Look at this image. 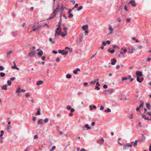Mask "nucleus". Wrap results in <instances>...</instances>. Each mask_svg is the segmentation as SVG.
<instances>
[{"label": "nucleus", "mask_w": 151, "mask_h": 151, "mask_svg": "<svg viewBox=\"0 0 151 151\" xmlns=\"http://www.w3.org/2000/svg\"><path fill=\"white\" fill-rule=\"evenodd\" d=\"M61 28L60 27V24H58V27L57 28L55 34V37L57 36V35L58 36L61 35Z\"/></svg>", "instance_id": "f257e3e1"}, {"label": "nucleus", "mask_w": 151, "mask_h": 151, "mask_svg": "<svg viewBox=\"0 0 151 151\" xmlns=\"http://www.w3.org/2000/svg\"><path fill=\"white\" fill-rule=\"evenodd\" d=\"M44 27V25H43L42 24L38 26H36V24H34L32 27V30L33 31L38 30L40 28Z\"/></svg>", "instance_id": "f03ea898"}, {"label": "nucleus", "mask_w": 151, "mask_h": 151, "mask_svg": "<svg viewBox=\"0 0 151 151\" xmlns=\"http://www.w3.org/2000/svg\"><path fill=\"white\" fill-rule=\"evenodd\" d=\"M36 52L35 50H32L28 53V55L30 57H33L35 56Z\"/></svg>", "instance_id": "7ed1b4c3"}, {"label": "nucleus", "mask_w": 151, "mask_h": 151, "mask_svg": "<svg viewBox=\"0 0 151 151\" xmlns=\"http://www.w3.org/2000/svg\"><path fill=\"white\" fill-rule=\"evenodd\" d=\"M37 51H38V52H37V55L40 56H41L43 53L42 50H40L39 49H38L37 50Z\"/></svg>", "instance_id": "20e7f679"}, {"label": "nucleus", "mask_w": 151, "mask_h": 151, "mask_svg": "<svg viewBox=\"0 0 151 151\" xmlns=\"http://www.w3.org/2000/svg\"><path fill=\"white\" fill-rule=\"evenodd\" d=\"M128 4H131L134 7H135L136 6L135 1L133 0L130 1Z\"/></svg>", "instance_id": "39448f33"}, {"label": "nucleus", "mask_w": 151, "mask_h": 151, "mask_svg": "<svg viewBox=\"0 0 151 151\" xmlns=\"http://www.w3.org/2000/svg\"><path fill=\"white\" fill-rule=\"evenodd\" d=\"M136 75L137 77L141 76H143L142 72L139 71L136 72Z\"/></svg>", "instance_id": "423d86ee"}, {"label": "nucleus", "mask_w": 151, "mask_h": 151, "mask_svg": "<svg viewBox=\"0 0 151 151\" xmlns=\"http://www.w3.org/2000/svg\"><path fill=\"white\" fill-rule=\"evenodd\" d=\"M54 12H53L52 14L51 15V16L48 19V20H50L53 18H54L55 16V14Z\"/></svg>", "instance_id": "0eeeda50"}, {"label": "nucleus", "mask_w": 151, "mask_h": 151, "mask_svg": "<svg viewBox=\"0 0 151 151\" xmlns=\"http://www.w3.org/2000/svg\"><path fill=\"white\" fill-rule=\"evenodd\" d=\"M132 145L129 143L126 144L125 146H124L123 147V149L125 150L127 149L126 147H132Z\"/></svg>", "instance_id": "6e6552de"}, {"label": "nucleus", "mask_w": 151, "mask_h": 151, "mask_svg": "<svg viewBox=\"0 0 151 151\" xmlns=\"http://www.w3.org/2000/svg\"><path fill=\"white\" fill-rule=\"evenodd\" d=\"M104 141V139L103 138H101L97 141V143L100 145L102 144Z\"/></svg>", "instance_id": "1a4fd4ad"}, {"label": "nucleus", "mask_w": 151, "mask_h": 151, "mask_svg": "<svg viewBox=\"0 0 151 151\" xmlns=\"http://www.w3.org/2000/svg\"><path fill=\"white\" fill-rule=\"evenodd\" d=\"M147 108L148 110H150L151 109V104L150 103H146V104Z\"/></svg>", "instance_id": "9d476101"}, {"label": "nucleus", "mask_w": 151, "mask_h": 151, "mask_svg": "<svg viewBox=\"0 0 151 151\" xmlns=\"http://www.w3.org/2000/svg\"><path fill=\"white\" fill-rule=\"evenodd\" d=\"M111 60L112 61L111 63V64L112 65H115L116 64V62L117 61V60H115V58H113Z\"/></svg>", "instance_id": "9b49d317"}, {"label": "nucleus", "mask_w": 151, "mask_h": 151, "mask_svg": "<svg viewBox=\"0 0 151 151\" xmlns=\"http://www.w3.org/2000/svg\"><path fill=\"white\" fill-rule=\"evenodd\" d=\"M134 49L132 47H129L128 49V52L130 53H132L133 52Z\"/></svg>", "instance_id": "f8f14e48"}, {"label": "nucleus", "mask_w": 151, "mask_h": 151, "mask_svg": "<svg viewBox=\"0 0 151 151\" xmlns=\"http://www.w3.org/2000/svg\"><path fill=\"white\" fill-rule=\"evenodd\" d=\"M144 104L143 103H141L139 107H137L136 109V110L137 111H138L141 107H143L144 106Z\"/></svg>", "instance_id": "ddd939ff"}, {"label": "nucleus", "mask_w": 151, "mask_h": 151, "mask_svg": "<svg viewBox=\"0 0 151 151\" xmlns=\"http://www.w3.org/2000/svg\"><path fill=\"white\" fill-rule=\"evenodd\" d=\"M88 28V24H87L86 25H83L82 27V29L83 30H86Z\"/></svg>", "instance_id": "4468645a"}, {"label": "nucleus", "mask_w": 151, "mask_h": 151, "mask_svg": "<svg viewBox=\"0 0 151 151\" xmlns=\"http://www.w3.org/2000/svg\"><path fill=\"white\" fill-rule=\"evenodd\" d=\"M43 81H37L36 82V84L37 86H39L40 85L42 84L43 83Z\"/></svg>", "instance_id": "2eb2a0df"}, {"label": "nucleus", "mask_w": 151, "mask_h": 151, "mask_svg": "<svg viewBox=\"0 0 151 151\" xmlns=\"http://www.w3.org/2000/svg\"><path fill=\"white\" fill-rule=\"evenodd\" d=\"M109 30L110 32L109 34H111V35L113 34V32H112V31H113V29L111 27H109L108 29Z\"/></svg>", "instance_id": "dca6fc26"}, {"label": "nucleus", "mask_w": 151, "mask_h": 151, "mask_svg": "<svg viewBox=\"0 0 151 151\" xmlns=\"http://www.w3.org/2000/svg\"><path fill=\"white\" fill-rule=\"evenodd\" d=\"M59 5H58V7L57 8H56L55 10H54L53 12H55V15H56V14L59 11Z\"/></svg>", "instance_id": "f3484780"}, {"label": "nucleus", "mask_w": 151, "mask_h": 151, "mask_svg": "<svg viewBox=\"0 0 151 151\" xmlns=\"http://www.w3.org/2000/svg\"><path fill=\"white\" fill-rule=\"evenodd\" d=\"M137 140L135 141V142H131V144H133L134 147L137 146Z\"/></svg>", "instance_id": "a211bd4d"}, {"label": "nucleus", "mask_w": 151, "mask_h": 151, "mask_svg": "<svg viewBox=\"0 0 151 151\" xmlns=\"http://www.w3.org/2000/svg\"><path fill=\"white\" fill-rule=\"evenodd\" d=\"M43 120L42 119H40L37 122V124L39 125L40 124H42L43 123Z\"/></svg>", "instance_id": "6ab92c4d"}, {"label": "nucleus", "mask_w": 151, "mask_h": 151, "mask_svg": "<svg viewBox=\"0 0 151 151\" xmlns=\"http://www.w3.org/2000/svg\"><path fill=\"white\" fill-rule=\"evenodd\" d=\"M37 113H36V114H37V115H40L41 114V113H40V107H39L37 109Z\"/></svg>", "instance_id": "aec40b11"}, {"label": "nucleus", "mask_w": 151, "mask_h": 151, "mask_svg": "<svg viewBox=\"0 0 151 151\" xmlns=\"http://www.w3.org/2000/svg\"><path fill=\"white\" fill-rule=\"evenodd\" d=\"M84 128H86L87 129H91V127H89L88 125V124H86L83 126Z\"/></svg>", "instance_id": "412c9836"}, {"label": "nucleus", "mask_w": 151, "mask_h": 151, "mask_svg": "<svg viewBox=\"0 0 151 151\" xmlns=\"http://www.w3.org/2000/svg\"><path fill=\"white\" fill-rule=\"evenodd\" d=\"M2 89L6 90L7 89V86L6 85H3L2 86Z\"/></svg>", "instance_id": "4be33fe9"}, {"label": "nucleus", "mask_w": 151, "mask_h": 151, "mask_svg": "<svg viewBox=\"0 0 151 151\" xmlns=\"http://www.w3.org/2000/svg\"><path fill=\"white\" fill-rule=\"evenodd\" d=\"M30 96V95H29V93L28 92H27L26 93L25 95V97L26 98H28L29 96Z\"/></svg>", "instance_id": "5701e85b"}, {"label": "nucleus", "mask_w": 151, "mask_h": 151, "mask_svg": "<svg viewBox=\"0 0 151 151\" xmlns=\"http://www.w3.org/2000/svg\"><path fill=\"white\" fill-rule=\"evenodd\" d=\"M5 74L3 72H1L0 73V76L1 77H3L5 76Z\"/></svg>", "instance_id": "b1692460"}, {"label": "nucleus", "mask_w": 151, "mask_h": 151, "mask_svg": "<svg viewBox=\"0 0 151 151\" xmlns=\"http://www.w3.org/2000/svg\"><path fill=\"white\" fill-rule=\"evenodd\" d=\"M66 78H71V75L68 74L66 75Z\"/></svg>", "instance_id": "393cba45"}, {"label": "nucleus", "mask_w": 151, "mask_h": 151, "mask_svg": "<svg viewBox=\"0 0 151 151\" xmlns=\"http://www.w3.org/2000/svg\"><path fill=\"white\" fill-rule=\"evenodd\" d=\"M13 63L14 64V65L12 67V69H16V68H17V65L15 64V63L14 62H13Z\"/></svg>", "instance_id": "a878e982"}, {"label": "nucleus", "mask_w": 151, "mask_h": 151, "mask_svg": "<svg viewBox=\"0 0 151 151\" xmlns=\"http://www.w3.org/2000/svg\"><path fill=\"white\" fill-rule=\"evenodd\" d=\"M123 50V53L124 54L126 53L127 51V50L126 49H124L123 48H122L121 49V51Z\"/></svg>", "instance_id": "bb28decb"}, {"label": "nucleus", "mask_w": 151, "mask_h": 151, "mask_svg": "<svg viewBox=\"0 0 151 151\" xmlns=\"http://www.w3.org/2000/svg\"><path fill=\"white\" fill-rule=\"evenodd\" d=\"M17 93H19L21 92V88H18L17 90L16 91Z\"/></svg>", "instance_id": "cd10ccee"}, {"label": "nucleus", "mask_w": 151, "mask_h": 151, "mask_svg": "<svg viewBox=\"0 0 151 151\" xmlns=\"http://www.w3.org/2000/svg\"><path fill=\"white\" fill-rule=\"evenodd\" d=\"M68 52V51H65V52H63L62 53V55H67Z\"/></svg>", "instance_id": "c85d7f7f"}, {"label": "nucleus", "mask_w": 151, "mask_h": 151, "mask_svg": "<svg viewBox=\"0 0 151 151\" xmlns=\"http://www.w3.org/2000/svg\"><path fill=\"white\" fill-rule=\"evenodd\" d=\"M49 41L50 42H51L52 43H55V42L52 41V38H49Z\"/></svg>", "instance_id": "c756f323"}, {"label": "nucleus", "mask_w": 151, "mask_h": 151, "mask_svg": "<svg viewBox=\"0 0 151 151\" xmlns=\"http://www.w3.org/2000/svg\"><path fill=\"white\" fill-rule=\"evenodd\" d=\"M111 109L109 108L107 109V110H104V111L105 112H111Z\"/></svg>", "instance_id": "7c9ffc66"}, {"label": "nucleus", "mask_w": 151, "mask_h": 151, "mask_svg": "<svg viewBox=\"0 0 151 151\" xmlns=\"http://www.w3.org/2000/svg\"><path fill=\"white\" fill-rule=\"evenodd\" d=\"M66 35V32H64V33H61V35H61L63 37H65Z\"/></svg>", "instance_id": "2f4dec72"}, {"label": "nucleus", "mask_w": 151, "mask_h": 151, "mask_svg": "<svg viewBox=\"0 0 151 151\" xmlns=\"http://www.w3.org/2000/svg\"><path fill=\"white\" fill-rule=\"evenodd\" d=\"M137 80L138 82L140 83L142 82V81L140 80V78H139V77H137Z\"/></svg>", "instance_id": "473e14b6"}, {"label": "nucleus", "mask_w": 151, "mask_h": 151, "mask_svg": "<svg viewBox=\"0 0 151 151\" xmlns=\"http://www.w3.org/2000/svg\"><path fill=\"white\" fill-rule=\"evenodd\" d=\"M71 109V106L70 105H68L67 106V109L68 110H70V109Z\"/></svg>", "instance_id": "72a5a7b5"}, {"label": "nucleus", "mask_w": 151, "mask_h": 151, "mask_svg": "<svg viewBox=\"0 0 151 151\" xmlns=\"http://www.w3.org/2000/svg\"><path fill=\"white\" fill-rule=\"evenodd\" d=\"M73 14H72L70 13L69 15H68V17L69 18H70L71 17H73Z\"/></svg>", "instance_id": "f704fd0d"}, {"label": "nucleus", "mask_w": 151, "mask_h": 151, "mask_svg": "<svg viewBox=\"0 0 151 151\" xmlns=\"http://www.w3.org/2000/svg\"><path fill=\"white\" fill-rule=\"evenodd\" d=\"M128 78L127 77H124V78H122V81H125L127 80Z\"/></svg>", "instance_id": "c9c22d12"}, {"label": "nucleus", "mask_w": 151, "mask_h": 151, "mask_svg": "<svg viewBox=\"0 0 151 151\" xmlns=\"http://www.w3.org/2000/svg\"><path fill=\"white\" fill-rule=\"evenodd\" d=\"M7 83L9 86H10L11 84V82L10 81H7Z\"/></svg>", "instance_id": "e433bc0d"}, {"label": "nucleus", "mask_w": 151, "mask_h": 151, "mask_svg": "<svg viewBox=\"0 0 151 151\" xmlns=\"http://www.w3.org/2000/svg\"><path fill=\"white\" fill-rule=\"evenodd\" d=\"M4 70V68L2 66H0V70Z\"/></svg>", "instance_id": "4c0bfd02"}, {"label": "nucleus", "mask_w": 151, "mask_h": 151, "mask_svg": "<svg viewBox=\"0 0 151 151\" xmlns=\"http://www.w3.org/2000/svg\"><path fill=\"white\" fill-rule=\"evenodd\" d=\"M96 82H95V81H91L90 82V83L91 84V85H94V84Z\"/></svg>", "instance_id": "58836bf2"}, {"label": "nucleus", "mask_w": 151, "mask_h": 151, "mask_svg": "<svg viewBox=\"0 0 151 151\" xmlns=\"http://www.w3.org/2000/svg\"><path fill=\"white\" fill-rule=\"evenodd\" d=\"M83 8V6H81L80 7H79L78 9H77V10L78 11H79L81 9Z\"/></svg>", "instance_id": "ea45409f"}, {"label": "nucleus", "mask_w": 151, "mask_h": 151, "mask_svg": "<svg viewBox=\"0 0 151 151\" xmlns=\"http://www.w3.org/2000/svg\"><path fill=\"white\" fill-rule=\"evenodd\" d=\"M48 120H49L48 119V118L45 119L44 120L45 123H46L48 122Z\"/></svg>", "instance_id": "a19ab883"}, {"label": "nucleus", "mask_w": 151, "mask_h": 151, "mask_svg": "<svg viewBox=\"0 0 151 151\" xmlns=\"http://www.w3.org/2000/svg\"><path fill=\"white\" fill-rule=\"evenodd\" d=\"M55 146H53L50 150V151H53L55 148Z\"/></svg>", "instance_id": "79ce46f5"}, {"label": "nucleus", "mask_w": 151, "mask_h": 151, "mask_svg": "<svg viewBox=\"0 0 151 151\" xmlns=\"http://www.w3.org/2000/svg\"><path fill=\"white\" fill-rule=\"evenodd\" d=\"M124 53H123V52H120V54H119V57H120L121 55H122L123 56L124 55Z\"/></svg>", "instance_id": "37998d69"}, {"label": "nucleus", "mask_w": 151, "mask_h": 151, "mask_svg": "<svg viewBox=\"0 0 151 151\" xmlns=\"http://www.w3.org/2000/svg\"><path fill=\"white\" fill-rule=\"evenodd\" d=\"M130 18H127L126 19V22H130Z\"/></svg>", "instance_id": "c03bdc74"}, {"label": "nucleus", "mask_w": 151, "mask_h": 151, "mask_svg": "<svg viewBox=\"0 0 151 151\" xmlns=\"http://www.w3.org/2000/svg\"><path fill=\"white\" fill-rule=\"evenodd\" d=\"M124 10L125 11H128V10L127 9V6H126V5H125L124 6Z\"/></svg>", "instance_id": "a18cd8bd"}, {"label": "nucleus", "mask_w": 151, "mask_h": 151, "mask_svg": "<svg viewBox=\"0 0 151 151\" xmlns=\"http://www.w3.org/2000/svg\"><path fill=\"white\" fill-rule=\"evenodd\" d=\"M104 109V107L102 105L101 106V108H100V110H103Z\"/></svg>", "instance_id": "49530a36"}, {"label": "nucleus", "mask_w": 151, "mask_h": 151, "mask_svg": "<svg viewBox=\"0 0 151 151\" xmlns=\"http://www.w3.org/2000/svg\"><path fill=\"white\" fill-rule=\"evenodd\" d=\"M64 51V50H58V52L59 53H62V52H63Z\"/></svg>", "instance_id": "de8ad7c7"}, {"label": "nucleus", "mask_w": 151, "mask_h": 151, "mask_svg": "<svg viewBox=\"0 0 151 151\" xmlns=\"http://www.w3.org/2000/svg\"><path fill=\"white\" fill-rule=\"evenodd\" d=\"M110 92H111V93H112L114 92L115 91L114 89H111L110 91Z\"/></svg>", "instance_id": "09e8293b"}, {"label": "nucleus", "mask_w": 151, "mask_h": 151, "mask_svg": "<svg viewBox=\"0 0 151 151\" xmlns=\"http://www.w3.org/2000/svg\"><path fill=\"white\" fill-rule=\"evenodd\" d=\"M12 51H10L8 52H7V54L8 55L9 54H11L12 53Z\"/></svg>", "instance_id": "8fccbe9b"}, {"label": "nucleus", "mask_w": 151, "mask_h": 151, "mask_svg": "<svg viewBox=\"0 0 151 151\" xmlns=\"http://www.w3.org/2000/svg\"><path fill=\"white\" fill-rule=\"evenodd\" d=\"M107 86L106 85H104V86H103V88H107Z\"/></svg>", "instance_id": "3c124183"}, {"label": "nucleus", "mask_w": 151, "mask_h": 151, "mask_svg": "<svg viewBox=\"0 0 151 151\" xmlns=\"http://www.w3.org/2000/svg\"><path fill=\"white\" fill-rule=\"evenodd\" d=\"M88 31H85V32H84V33L85 34V35H87L88 34Z\"/></svg>", "instance_id": "603ef678"}, {"label": "nucleus", "mask_w": 151, "mask_h": 151, "mask_svg": "<svg viewBox=\"0 0 151 151\" xmlns=\"http://www.w3.org/2000/svg\"><path fill=\"white\" fill-rule=\"evenodd\" d=\"M102 43L103 44V45L104 46H105L106 45V42H102Z\"/></svg>", "instance_id": "864d4df0"}, {"label": "nucleus", "mask_w": 151, "mask_h": 151, "mask_svg": "<svg viewBox=\"0 0 151 151\" xmlns=\"http://www.w3.org/2000/svg\"><path fill=\"white\" fill-rule=\"evenodd\" d=\"M38 135L37 134L35 135L34 137V139H35L38 138Z\"/></svg>", "instance_id": "5fc2aeb1"}, {"label": "nucleus", "mask_w": 151, "mask_h": 151, "mask_svg": "<svg viewBox=\"0 0 151 151\" xmlns=\"http://www.w3.org/2000/svg\"><path fill=\"white\" fill-rule=\"evenodd\" d=\"M65 30V32H66V30H67L68 29V28L67 27H65L63 28Z\"/></svg>", "instance_id": "6e6d98bb"}, {"label": "nucleus", "mask_w": 151, "mask_h": 151, "mask_svg": "<svg viewBox=\"0 0 151 151\" xmlns=\"http://www.w3.org/2000/svg\"><path fill=\"white\" fill-rule=\"evenodd\" d=\"M60 61V59L59 58H57L56 59V61L57 62H58Z\"/></svg>", "instance_id": "4d7b16f0"}, {"label": "nucleus", "mask_w": 151, "mask_h": 151, "mask_svg": "<svg viewBox=\"0 0 151 151\" xmlns=\"http://www.w3.org/2000/svg\"><path fill=\"white\" fill-rule=\"evenodd\" d=\"M70 110V111H71V112H73L75 111L74 109L73 108H71Z\"/></svg>", "instance_id": "13d9d810"}, {"label": "nucleus", "mask_w": 151, "mask_h": 151, "mask_svg": "<svg viewBox=\"0 0 151 151\" xmlns=\"http://www.w3.org/2000/svg\"><path fill=\"white\" fill-rule=\"evenodd\" d=\"M95 89H97V90H99L100 89V88H99L97 86H96V88H95Z\"/></svg>", "instance_id": "bf43d9fd"}, {"label": "nucleus", "mask_w": 151, "mask_h": 151, "mask_svg": "<svg viewBox=\"0 0 151 151\" xmlns=\"http://www.w3.org/2000/svg\"><path fill=\"white\" fill-rule=\"evenodd\" d=\"M15 79V77H12L10 78V80L12 81H13Z\"/></svg>", "instance_id": "052dcab7"}, {"label": "nucleus", "mask_w": 151, "mask_h": 151, "mask_svg": "<svg viewBox=\"0 0 151 151\" xmlns=\"http://www.w3.org/2000/svg\"><path fill=\"white\" fill-rule=\"evenodd\" d=\"M73 73L75 74H76L77 73V70H73Z\"/></svg>", "instance_id": "680f3d73"}, {"label": "nucleus", "mask_w": 151, "mask_h": 151, "mask_svg": "<svg viewBox=\"0 0 151 151\" xmlns=\"http://www.w3.org/2000/svg\"><path fill=\"white\" fill-rule=\"evenodd\" d=\"M117 21L119 22H120L121 21V19L120 18H118L117 19Z\"/></svg>", "instance_id": "e2e57ef3"}, {"label": "nucleus", "mask_w": 151, "mask_h": 151, "mask_svg": "<svg viewBox=\"0 0 151 151\" xmlns=\"http://www.w3.org/2000/svg\"><path fill=\"white\" fill-rule=\"evenodd\" d=\"M115 50H111L110 52L111 53H113L114 52Z\"/></svg>", "instance_id": "0e129e2a"}, {"label": "nucleus", "mask_w": 151, "mask_h": 151, "mask_svg": "<svg viewBox=\"0 0 151 151\" xmlns=\"http://www.w3.org/2000/svg\"><path fill=\"white\" fill-rule=\"evenodd\" d=\"M36 119V117H33V120L34 121H35Z\"/></svg>", "instance_id": "69168bd1"}, {"label": "nucleus", "mask_w": 151, "mask_h": 151, "mask_svg": "<svg viewBox=\"0 0 151 151\" xmlns=\"http://www.w3.org/2000/svg\"><path fill=\"white\" fill-rule=\"evenodd\" d=\"M52 52L53 53L55 54H56L58 53L56 51H55V50H53L52 51Z\"/></svg>", "instance_id": "338daca9"}, {"label": "nucleus", "mask_w": 151, "mask_h": 151, "mask_svg": "<svg viewBox=\"0 0 151 151\" xmlns=\"http://www.w3.org/2000/svg\"><path fill=\"white\" fill-rule=\"evenodd\" d=\"M147 114L150 116H151V113L150 112L148 111Z\"/></svg>", "instance_id": "774afa93"}]
</instances>
